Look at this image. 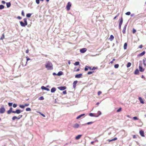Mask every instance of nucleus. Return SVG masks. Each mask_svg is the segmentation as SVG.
<instances>
[{"mask_svg":"<svg viewBox=\"0 0 146 146\" xmlns=\"http://www.w3.org/2000/svg\"><path fill=\"white\" fill-rule=\"evenodd\" d=\"M1 3L3 4H5V2L4 1H2L1 2Z\"/></svg>","mask_w":146,"mask_h":146,"instance_id":"nucleus-58","label":"nucleus"},{"mask_svg":"<svg viewBox=\"0 0 146 146\" xmlns=\"http://www.w3.org/2000/svg\"><path fill=\"white\" fill-rule=\"evenodd\" d=\"M26 58H27V61L26 62V64H27V62L28 61H29V60H30V58H29L28 56H27L26 57ZM26 64H25V66H26Z\"/></svg>","mask_w":146,"mask_h":146,"instance_id":"nucleus-41","label":"nucleus"},{"mask_svg":"<svg viewBox=\"0 0 146 146\" xmlns=\"http://www.w3.org/2000/svg\"><path fill=\"white\" fill-rule=\"evenodd\" d=\"M137 138V137H136V135H133V139H135V138Z\"/></svg>","mask_w":146,"mask_h":146,"instance_id":"nucleus-60","label":"nucleus"},{"mask_svg":"<svg viewBox=\"0 0 146 146\" xmlns=\"http://www.w3.org/2000/svg\"><path fill=\"white\" fill-rule=\"evenodd\" d=\"M117 137H115L114 138L110 140H109V141L111 142V141H113L116 140H117Z\"/></svg>","mask_w":146,"mask_h":146,"instance_id":"nucleus-32","label":"nucleus"},{"mask_svg":"<svg viewBox=\"0 0 146 146\" xmlns=\"http://www.w3.org/2000/svg\"><path fill=\"white\" fill-rule=\"evenodd\" d=\"M4 8V6L2 5H0V10H1Z\"/></svg>","mask_w":146,"mask_h":146,"instance_id":"nucleus-31","label":"nucleus"},{"mask_svg":"<svg viewBox=\"0 0 146 146\" xmlns=\"http://www.w3.org/2000/svg\"><path fill=\"white\" fill-rule=\"evenodd\" d=\"M139 70L141 72H143L145 70V69L143 68L142 66H139Z\"/></svg>","mask_w":146,"mask_h":146,"instance_id":"nucleus-13","label":"nucleus"},{"mask_svg":"<svg viewBox=\"0 0 146 146\" xmlns=\"http://www.w3.org/2000/svg\"><path fill=\"white\" fill-rule=\"evenodd\" d=\"M98 115H97V116H95V117H98V116L100 115L101 114V112L100 111H98Z\"/></svg>","mask_w":146,"mask_h":146,"instance_id":"nucleus-40","label":"nucleus"},{"mask_svg":"<svg viewBox=\"0 0 146 146\" xmlns=\"http://www.w3.org/2000/svg\"><path fill=\"white\" fill-rule=\"evenodd\" d=\"M88 70V66H86L84 68V70L85 71H87Z\"/></svg>","mask_w":146,"mask_h":146,"instance_id":"nucleus-39","label":"nucleus"},{"mask_svg":"<svg viewBox=\"0 0 146 146\" xmlns=\"http://www.w3.org/2000/svg\"><path fill=\"white\" fill-rule=\"evenodd\" d=\"M27 19L25 18L23 20L24 21V23L22 21H21L20 22L21 25L23 27H25L27 25Z\"/></svg>","mask_w":146,"mask_h":146,"instance_id":"nucleus-2","label":"nucleus"},{"mask_svg":"<svg viewBox=\"0 0 146 146\" xmlns=\"http://www.w3.org/2000/svg\"><path fill=\"white\" fill-rule=\"evenodd\" d=\"M5 38L4 34L3 33L2 34L0 38V40H3Z\"/></svg>","mask_w":146,"mask_h":146,"instance_id":"nucleus-29","label":"nucleus"},{"mask_svg":"<svg viewBox=\"0 0 146 146\" xmlns=\"http://www.w3.org/2000/svg\"><path fill=\"white\" fill-rule=\"evenodd\" d=\"M115 60V59H113V60L110 62V63H111V64L113 63V61H114Z\"/></svg>","mask_w":146,"mask_h":146,"instance_id":"nucleus-61","label":"nucleus"},{"mask_svg":"<svg viewBox=\"0 0 146 146\" xmlns=\"http://www.w3.org/2000/svg\"><path fill=\"white\" fill-rule=\"evenodd\" d=\"M12 104L13 103H12L9 102L8 104L9 106L10 107L11 106Z\"/></svg>","mask_w":146,"mask_h":146,"instance_id":"nucleus-46","label":"nucleus"},{"mask_svg":"<svg viewBox=\"0 0 146 146\" xmlns=\"http://www.w3.org/2000/svg\"><path fill=\"white\" fill-rule=\"evenodd\" d=\"M19 106L20 108H22V109L24 108L25 107L24 105H20Z\"/></svg>","mask_w":146,"mask_h":146,"instance_id":"nucleus-42","label":"nucleus"},{"mask_svg":"<svg viewBox=\"0 0 146 146\" xmlns=\"http://www.w3.org/2000/svg\"><path fill=\"white\" fill-rule=\"evenodd\" d=\"M138 99L139 100L140 102L142 104H143L144 103V102L143 100L142 99V98L141 97H139L138 98Z\"/></svg>","mask_w":146,"mask_h":146,"instance_id":"nucleus-16","label":"nucleus"},{"mask_svg":"<svg viewBox=\"0 0 146 146\" xmlns=\"http://www.w3.org/2000/svg\"><path fill=\"white\" fill-rule=\"evenodd\" d=\"M89 115L92 117L95 116L94 115V114L93 113H89Z\"/></svg>","mask_w":146,"mask_h":146,"instance_id":"nucleus-47","label":"nucleus"},{"mask_svg":"<svg viewBox=\"0 0 146 146\" xmlns=\"http://www.w3.org/2000/svg\"><path fill=\"white\" fill-rule=\"evenodd\" d=\"M97 68H96V67H93L92 68V70H95L96 69H97Z\"/></svg>","mask_w":146,"mask_h":146,"instance_id":"nucleus-53","label":"nucleus"},{"mask_svg":"<svg viewBox=\"0 0 146 146\" xmlns=\"http://www.w3.org/2000/svg\"><path fill=\"white\" fill-rule=\"evenodd\" d=\"M6 5L7 8L9 7L11 5V3L10 2L7 3Z\"/></svg>","mask_w":146,"mask_h":146,"instance_id":"nucleus-24","label":"nucleus"},{"mask_svg":"<svg viewBox=\"0 0 146 146\" xmlns=\"http://www.w3.org/2000/svg\"><path fill=\"white\" fill-rule=\"evenodd\" d=\"M44 99V98L43 96H40L38 98V100H43Z\"/></svg>","mask_w":146,"mask_h":146,"instance_id":"nucleus-35","label":"nucleus"},{"mask_svg":"<svg viewBox=\"0 0 146 146\" xmlns=\"http://www.w3.org/2000/svg\"><path fill=\"white\" fill-rule=\"evenodd\" d=\"M132 32L133 33H135L136 32V30H135L134 29H133Z\"/></svg>","mask_w":146,"mask_h":146,"instance_id":"nucleus-52","label":"nucleus"},{"mask_svg":"<svg viewBox=\"0 0 146 146\" xmlns=\"http://www.w3.org/2000/svg\"><path fill=\"white\" fill-rule=\"evenodd\" d=\"M5 110L4 107H1L0 108V113H3L5 111Z\"/></svg>","mask_w":146,"mask_h":146,"instance_id":"nucleus-5","label":"nucleus"},{"mask_svg":"<svg viewBox=\"0 0 146 146\" xmlns=\"http://www.w3.org/2000/svg\"><path fill=\"white\" fill-rule=\"evenodd\" d=\"M139 133L140 135L142 137H144V131L142 130H141L139 131Z\"/></svg>","mask_w":146,"mask_h":146,"instance_id":"nucleus-10","label":"nucleus"},{"mask_svg":"<svg viewBox=\"0 0 146 146\" xmlns=\"http://www.w3.org/2000/svg\"><path fill=\"white\" fill-rule=\"evenodd\" d=\"M102 93V92L101 91H99L98 92V95H100V94H101Z\"/></svg>","mask_w":146,"mask_h":146,"instance_id":"nucleus-56","label":"nucleus"},{"mask_svg":"<svg viewBox=\"0 0 146 146\" xmlns=\"http://www.w3.org/2000/svg\"><path fill=\"white\" fill-rule=\"evenodd\" d=\"M82 136V135H78L75 137V139L76 140H78Z\"/></svg>","mask_w":146,"mask_h":146,"instance_id":"nucleus-18","label":"nucleus"},{"mask_svg":"<svg viewBox=\"0 0 146 146\" xmlns=\"http://www.w3.org/2000/svg\"><path fill=\"white\" fill-rule=\"evenodd\" d=\"M143 64L145 66H146V58H145L143 60Z\"/></svg>","mask_w":146,"mask_h":146,"instance_id":"nucleus-22","label":"nucleus"},{"mask_svg":"<svg viewBox=\"0 0 146 146\" xmlns=\"http://www.w3.org/2000/svg\"><path fill=\"white\" fill-rule=\"evenodd\" d=\"M32 15V13H28L26 15V17L27 18H29L31 17V16Z\"/></svg>","mask_w":146,"mask_h":146,"instance_id":"nucleus-27","label":"nucleus"},{"mask_svg":"<svg viewBox=\"0 0 146 146\" xmlns=\"http://www.w3.org/2000/svg\"><path fill=\"white\" fill-rule=\"evenodd\" d=\"M79 127V125L77 123H75L73 126V127L74 128H75V129L77 128H78Z\"/></svg>","mask_w":146,"mask_h":146,"instance_id":"nucleus-14","label":"nucleus"},{"mask_svg":"<svg viewBox=\"0 0 146 146\" xmlns=\"http://www.w3.org/2000/svg\"><path fill=\"white\" fill-rule=\"evenodd\" d=\"M71 3L70 2H69L68 3L66 6V9L68 11L70 9V8L71 6Z\"/></svg>","mask_w":146,"mask_h":146,"instance_id":"nucleus-4","label":"nucleus"},{"mask_svg":"<svg viewBox=\"0 0 146 146\" xmlns=\"http://www.w3.org/2000/svg\"><path fill=\"white\" fill-rule=\"evenodd\" d=\"M94 72L93 71H90L88 72L87 74H88L90 75V74L93 73H94Z\"/></svg>","mask_w":146,"mask_h":146,"instance_id":"nucleus-38","label":"nucleus"},{"mask_svg":"<svg viewBox=\"0 0 146 146\" xmlns=\"http://www.w3.org/2000/svg\"><path fill=\"white\" fill-rule=\"evenodd\" d=\"M131 63L130 62H129L127 64V68H129L131 66Z\"/></svg>","mask_w":146,"mask_h":146,"instance_id":"nucleus-30","label":"nucleus"},{"mask_svg":"<svg viewBox=\"0 0 146 146\" xmlns=\"http://www.w3.org/2000/svg\"><path fill=\"white\" fill-rule=\"evenodd\" d=\"M21 15L23 16H25V14H24V12L23 11H22Z\"/></svg>","mask_w":146,"mask_h":146,"instance_id":"nucleus-51","label":"nucleus"},{"mask_svg":"<svg viewBox=\"0 0 146 146\" xmlns=\"http://www.w3.org/2000/svg\"><path fill=\"white\" fill-rule=\"evenodd\" d=\"M133 119L134 120H138V118L137 117H133Z\"/></svg>","mask_w":146,"mask_h":146,"instance_id":"nucleus-48","label":"nucleus"},{"mask_svg":"<svg viewBox=\"0 0 146 146\" xmlns=\"http://www.w3.org/2000/svg\"><path fill=\"white\" fill-rule=\"evenodd\" d=\"M23 110H20L17 109V110L15 111H13L12 113H17L18 114H19Z\"/></svg>","mask_w":146,"mask_h":146,"instance_id":"nucleus-6","label":"nucleus"},{"mask_svg":"<svg viewBox=\"0 0 146 146\" xmlns=\"http://www.w3.org/2000/svg\"><path fill=\"white\" fill-rule=\"evenodd\" d=\"M131 14V13L130 12H127L125 13V14L127 15H130Z\"/></svg>","mask_w":146,"mask_h":146,"instance_id":"nucleus-45","label":"nucleus"},{"mask_svg":"<svg viewBox=\"0 0 146 146\" xmlns=\"http://www.w3.org/2000/svg\"><path fill=\"white\" fill-rule=\"evenodd\" d=\"M29 105V104H25L24 105L25 107V106H28Z\"/></svg>","mask_w":146,"mask_h":146,"instance_id":"nucleus-57","label":"nucleus"},{"mask_svg":"<svg viewBox=\"0 0 146 146\" xmlns=\"http://www.w3.org/2000/svg\"><path fill=\"white\" fill-rule=\"evenodd\" d=\"M121 108H119L117 110V112H119L121 111Z\"/></svg>","mask_w":146,"mask_h":146,"instance_id":"nucleus-44","label":"nucleus"},{"mask_svg":"<svg viewBox=\"0 0 146 146\" xmlns=\"http://www.w3.org/2000/svg\"><path fill=\"white\" fill-rule=\"evenodd\" d=\"M94 123V122H92V121L90 122H88L86 124H84V125H85L86 124L90 125V124H92Z\"/></svg>","mask_w":146,"mask_h":146,"instance_id":"nucleus-34","label":"nucleus"},{"mask_svg":"<svg viewBox=\"0 0 146 146\" xmlns=\"http://www.w3.org/2000/svg\"><path fill=\"white\" fill-rule=\"evenodd\" d=\"M41 88L43 90H45L47 91H49L50 90V89L49 88H47L44 86H42L41 87Z\"/></svg>","mask_w":146,"mask_h":146,"instance_id":"nucleus-12","label":"nucleus"},{"mask_svg":"<svg viewBox=\"0 0 146 146\" xmlns=\"http://www.w3.org/2000/svg\"><path fill=\"white\" fill-rule=\"evenodd\" d=\"M56 88L55 87L52 88L51 89V93L54 92L56 90Z\"/></svg>","mask_w":146,"mask_h":146,"instance_id":"nucleus-17","label":"nucleus"},{"mask_svg":"<svg viewBox=\"0 0 146 146\" xmlns=\"http://www.w3.org/2000/svg\"><path fill=\"white\" fill-rule=\"evenodd\" d=\"M45 65L47 70H52L53 69L52 64L50 61L46 62Z\"/></svg>","mask_w":146,"mask_h":146,"instance_id":"nucleus-1","label":"nucleus"},{"mask_svg":"<svg viewBox=\"0 0 146 146\" xmlns=\"http://www.w3.org/2000/svg\"><path fill=\"white\" fill-rule=\"evenodd\" d=\"M145 53V51H143V52L139 54L138 55V56H141L143 55Z\"/></svg>","mask_w":146,"mask_h":146,"instance_id":"nucleus-20","label":"nucleus"},{"mask_svg":"<svg viewBox=\"0 0 146 146\" xmlns=\"http://www.w3.org/2000/svg\"><path fill=\"white\" fill-rule=\"evenodd\" d=\"M53 75H57V74H56L55 72H54L53 73Z\"/></svg>","mask_w":146,"mask_h":146,"instance_id":"nucleus-64","label":"nucleus"},{"mask_svg":"<svg viewBox=\"0 0 146 146\" xmlns=\"http://www.w3.org/2000/svg\"><path fill=\"white\" fill-rule=\"evenodd\" d=\"M31 110V108H27L26 109V110L27 111H30Z\"/></svg>","mask_w":146,"mask_h":146,"instance_id":"nucleus-43","label":"nucleus"},{"mask_svg":"<svg viewBox=\"0 0 146 146\" xmlns=\"http://www.w3.org/2000/svg\"><path fill=\"white\" fill-rule=\"evenodd\" d=\"M36 3L39 4L40 3V0H36Z\"/></svg>","mask_w":146,"mask_h":146,"instance_id":"nucleus-50","label":"nucleus"},{"mask_svg":"<svg viewBox=\"0 0 146 146\" xmlns=\"http://www.w3.org/2000/svg\"><path fill=\"white\" fill-rule=\"evenodd\" d=\"M139 73V71L138 69H136L135 72H134V74H137Z\"/></svg>","mask_w":146,"mask_h":146,"instance_id":"nucleus-26","label":"nucleus"},{"mask_svg":"<svg viewBox=\"0 0 146 146\" xmlns=\"http://www.w3.org/2000/svg\"><path fill=\"white\" fill-rule=\"evenodd\" d=\"M63 74V73L62 71H59L58 72V73L57 74V75L58 76H60L62 75Z\"/></svg>","mask_w":146,"mask_h":146,"instance_id":"nucleus-21","label":"nucleus"},{"mask_svg":"<svg viewBox=\"0 0 146 146\" xmlns=\"http://www.w3.org/2000/svg\"><path fill=\"white\" fill-rule=\"evenodd\" d=\"M142 46H143L141 44V45H140L139 46V48H142Z\"/></svg>","mask_w":146,"mask_h":146,"instance_id":"nucleus-62","label":"nucleus"},{"mask_svg":"<svg viewBox=\"0 0 146 146\" xmlns=\"http://www.w3.org/2000/svg\"><path fill=\"white\" fill-rule=\"evenodd\" d=\"M82 75V74L81 73L76 74L75 76V77L77 78H80L81 77Z\"/></svg>","mask_w":146,"mask_h":146,"instance_id":"nucleus-11","label":"nucleus"},{"mask_svg":"<svg viewBox=\"0 0 146 146\" xmlns=\"http://www.w3.org/2000/svg\"><path fill=\"white\" fill-rule=\"evenodd\" d=\"M87 50L86 48H84L81 49L80 50V52L82 53H84Z\"/></svg>","mask_w":146,"mask_h":146,"instance_id":"nucleus-8","label":"nucleus"},{"mask_svg":"<svg viewBox=\"0 0 146 146\" xmlns=\"http://www.w3.org/2000/svg\"><path fill=\"white\" fill-rule=\"evenodd\" d=\"M17 104H13V107L14 108H16L17 107Z\"/></svg>","mask_w":146,"mask_h":146,"instance_id":"nucleus-49","label":"nucleus"},{"mask_svg":"<svg viewBox=\"0 0 146 146\" xmlns=\"http://www.w3.org/2000/svg\"><path fill=\"white\" fill-rule=\"evenodd\" d=\"M78 81L77 80L74 81L73 84V86L74 88H75L76 87V84L77 83Z\"/></svg>","mask_w":146,"mask_h":146,"instance_id":"nucleus-15","label":"nucleus"},{"mask_svg":"<svg viewBox=\"0 0 146 146\" xmlns=\"http://www.w3.org/2000/svg\"><path fill=\"white\" fill-rule=\"evenodd\" d=\"M119 21H119V29H121V25L122 24L123 22V18H122V17H121V18L119 20Z\"/></svg>","mask_w":146,"mask_h":146,"instance_id":"nucleus-3","label":"nucleus"},{"mask_svg":"<svg viewBox=\"0 0 146 146\" xmlns=\"http://www.w3.org/2000/svg\"><path fill=\"white\" fill-rule=\"evenodd\" d=\"M143 17L141 16H139L137 17V19H139L142 17Z\"/></svg>","mask_w":146,"mask_h":146,"instance_id":"nucleus-63","label":"nucleus"},{"mask_svg":"<svg viewBox=\"0 0 146 146\" xmlns=\"http://www.w3.org/2000/svg\"><path fill=\"white\" fill-rule=\"evenodd\" d=\"M119 64H115L114 65V68H118L119 67Z\"/></svg>","mask_w":146,"mask_h":146,"instance_id":"nucleus-36","label":"nucleus"},{"mask_svg":"<svg viewBox=\"0 0 146 146\" xmlns=\"http://www.w3.org/2000/svg\"><path fill=\"white\" fill-rule=\"evenodd\" d=\"M127 24L125 25L123 27V28L122 30V32L123 34H125V30L126 29Z\"/></svg>","mask_w":146,"mask_h":146,"instance_id":"nucleus-9","label":"nucleus"},{"mask_svg":"<svg viewBox=\"0 0 146 146\" xmlns=\"http://www.w3.org/2000/svg\"><path fill=\"white\" fill-rule=\"evenodd\" d=\"M17 117L16 116H14L12 117V119L13 120H15L16 119H17Z\"/></svg>","mask_w":146,"mask_h":146,"instance_id":"nucleus-37","label":"nucleus"},{"mask_svg":"<svg viewBox=\"0 0 146 146\" xmlns=\"http://www.w3.org/2000/svg\"><path fill=\"white\" fill-rule=\"evenodd\" d=\"M85 115V114H81L79 116H78L77 117L76 119H78L80 118H81L82 117L84 116Z\"/></svg>","mask_w":146,"mask_h":146,"instance_id":"nucleus-23","label":"nucleus"},{"mask_svg":"<svg viewBox=\"0 0 146 146\" xmlns=\"http://www.w3.org/2000/svg\"><path fill=\"white\" fill-rule=\"evenodd\" d=\"M40 114L44 117H45V115L44 114H43L41 113H40Z\"/></svg>","mask_w":146,"mask_h":146,"instance_id":"nucleus-59","label":"nucleus"},{"mask_svg":"<svg viewBox=\"0 0 146 146\" xmlns=\"http://www.w3.org/2000/svg\"><path fill=\"white\" fill-rule=\"evenodd\" d=\"M127 43H124L123 48L124 49H127Z\"/></svg>","mask_w":146,"mask_h":146,"instance_id":"nucleus-28","label":"nucleus"},{"mask_svg":"<svg viewBox=\"0 0 146 146\" xmlns=\"http://www.w3.org/2000/svg\"><path fill=\"white\" fill-rule=\"evenodd\" d=\"M114 37L112 35H111L110 36L109 39H110V40L111 41H112L113 40V39H114Z\"/></svg>","mask_w":146,"mask_h":146,"instance_id":"nucleus-25","label":"nucleus"},{"mask_svg":"<svg viewBox=\"0 0 146 146\" xmlns=\"http://www.w3.org/2000/svg\"><path fill=\"white\" fill-rule=\"evenodd\" d=\"M17 19H19L20 20V19H21L22 18L20 16H18L17 17Z\"/></svg>","mask_w":146,"mask_h":146,"instance_id":"nucleus-55","label":"nucleus"},{"mask_svg":"<svg viewBox=\"0 0 146 146\" xmlns=\"http://www.w3.org/2000/svg\"><path fill=\"white\" fill-rule=\"evenodd\" d=\"M80 63L79 62H76L74 64L75 66H78L79 64Z\"/></svg>","mask_w":146,"mask_h":146,"instance_id":"nucleus-33","label":"nucleus"},{"mask_svg":"<svg viewBox=\"0 0 146 146\" xmlns=\"http://www.w3.org/2000/svg\"><path fill=\"white\" fill-rule=\"evenodd\" d=\"M58 88L60 90H63L66 89V87L65 86H60L58 87Z\"/></svg>","mask_w":146,"mask_h":146,"instance_id":"nucleus-7","label":"nucleus"},{"mask_svg":"<svg viewBox=\"0 0 146 146\" xmlns=\"http://www.w3.org/2000/svg\"><path fill=\"white\" fill-rule=\"evenodd\" d=\"M62 92L64 94H66V90L63 91Z\"/></svg>","mask_w":146,"mask_h":146,"instance_id":"nucleus-54","label":"nucleus"},{"mask_svg":"<svg viewBox=\"0 0 146 146\" xmlns=\"http://www.w3.org/2000/svg\"><path fill=\"white\" fill-rule=\"evenodd\" d=\"M12 108L11 107L10 109L7 111V113L8 114H10L12 112V111H12Z\"/></svg>","mask_w":146,"mask_h":146,"instance_id":"nucleus-19","label":"nucleus"}]
</instances>
